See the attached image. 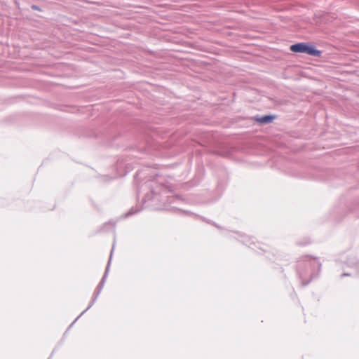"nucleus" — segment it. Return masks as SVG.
<instances>
[{
    "instance_id": "1",
    "label": "nucleus",
    "mask_w": 359,
    "mask_h": 359,
    "mask_svg": "<svg viewBox=\"0 0 359 359\" xmlns=\"http://www.w3.org/2000/svg\"><path fill=\"white\" fill-rule=\"evenodd\" d=\"M305 262H299L297 273L303 286L307 285L320 271L321 263L317 257H306Z\"/></svg>"
},
{
    "instance_id": "2",
    "label": "nucleus",
    "mask_w": 359,
    "mask_h": 359,
    "mask_svg": "<svg viewBox=\"0 0 359 359\" xmlns=\"http://www.w3.org/2000/svg\"><path fill=\"white\" fill-rule=\"evenodd\" d=\"M290 50L294 53H306L311 56L320 57L322 51L316 48V47L308 42H300L292 44L290 46Z\"/></svg>"
},
{
    "instance_id": "3",
    "label": "nucleus",
    "mask_w": 359,
    "mask_h": 359,
    "mask_svg": "<svg viewBox=\"0 0 359 359\" xmlns=\"http://www.w3.org/2000/svg\"><path fill=\"white\" fill-rule=\"evenodd\" d=\"M114 245L115 244L114 243L113 245H112V249L111 250V254H110L109 259L108 261V263H107V265L104 273V275H103L100 282L99 283L98 285L96 287L99 291H102V288H103V287L104 285V283L106 282V280H107V276H108V273H109V266H110V264H111V257H112V253H113L114 248Z\"/></svg>"
},
{
    "instance_id": "4",
    "label": "nucleus",
    "mask_w": 359,
    "mask_h": 359,
    "mask_svg": "<svg viewBox=\"0 0 359 359\" xmlns=\"http://www.w3.org/2000/svg\"><path fill=\"white\" fill-rule=\"evenodd\" d=\"M275 119L273 115H264L256 118V121L261 124H268L271 123Z\"/></svg>"
},
{
    "instance_id": "5",
    "label": "nucleus",
    "mask_w": 359,
    "mask_h": 359,
    "mask_svg": "<svg viewBox=\"0 0 359 359\" xmlns=\"http://www.w3.org/2000/svg\"><path fill=\"white\" fill-rule=\"evenodd\" d=\"M97 299H95V298H93L90 303L89 304L88 306L74 320V321L70 325V326L69 327V329H70L72 327V326L75 323V322L81 316H83L90 308H91L93 306V305L95 304V301Z\"/></svg>"
},
{
    "instance_id": "6",
    "label": "nucleus",
    "mask_w": 359,
    "mask_h": 359,
    "mask_svg": "<svg viewBox=\"0 0 359 359\" xmlns=\"http://www.w3.org/2000/svg\"><path fill=\"white\" fill-rule=\"evenodd\" d=\"M163 188V186L162 184L157 185L155 188L152 187L151 190L152 196L148 197V200H151V199L154 198L156 195H158L159 194L158 189L161 190Z\"/></svg>"
},
{
    "instance_id": "7",
    "label": "nucleus",
    "mask_w": 359,
    "mask_h": 359,
    "mask_svg": "<svg viewBox=\"0 0 359 359\" xmlns=\"http://www.w3.org/2000/svg\"><path fill=\"white\" fill-rule=\"evenodd\" d=\"M140 211V209L137 207H132L128 212L124 215V217L127 218L130 217Z\"/></svg>"
},
{
    "instance_id": "8",
    "label": "nucleus",
    "mask_w": 359,
    "mask_h": 359,
    "mask_svg": "<svg viewBox=\"0 0 359 359\" xmlns=\"http://www.w3.org/2000/svg\"><path fill=\"white\" fill-rule=\"evenodd\" d=\"M241 242L250 248L251 247V245L255 244L254 242L250 241V238L248 237H244V238L241 241Z\"/></svg>"
},
{
    "instance_id": "9",
    "label": "nucleus",
    "mask_w": 359,
    "mask_h": 359,
    "mask_svg": "<svg viewBox=\"0 0 359 359\" xmlns=\"http://www.w3.org/2000/svg\"><path fill=\"white\" fill-rule=\"evenodd\" d=\"M101 291H99L97 288L95 289V291L94 292V294H93V298H95V299H97V297H99Z\"/></svg>"
},
{
    "instance_id": "10",
    "label": "nucleus",
    "mask_w": 359,
    "mask_h": 359,
    "mask_svg": "<svg viewBox=\"0 0 359 359\" xmlns=\"http://www.w3.org/2000/svg\"><path fill=\"white\" fill-rule=\"evenodd\" d=\"M31 8H32L33 10H35V11H41L40 7H39V6H37V5H34H34H32V6H31Z\"/></svg>"
},
{
    "instance_id": "11",
    "label": "nucleus",
    "mask_w": 359,
    "mask_h": 359,
    "mask_svg": "<svg viewBox=\"0 0 359 359\" xmlns=\"http://www.w3.org/2000/svg\"><path fill=\"white\" fill-rule=\"evenodd\" d=\"M350 276V273H344L341 275V277H344V276Z\"/></svg>"
},
{
    "instance_id": "12",
    "label": "nucleus",
    "mask_w": 359,
    "mask_h": 359,
    "mask_svg": "<svg viewBox=\"0 0 359 359\" xmlns=\"http://www.w3.org/2000/svg\"><path fill=\"white\" fill-rule=\"evenodd\" d=\"M213 224H214L216 227L219 228V226L218 225H217L216 224L213 223Z\"/></svg>"
},
{
    "instance_id": "13",
    "label": "nucleus",
    "mask_w": 359,
    "mask_h": 359,
    "mask_svg": "<svg viewBox=\"0 0 359 359\" xmlns=\"http://www.w3.org/2000/svg\"><path fill=\"white\" fill-rule=\"evenodd\" d=\"M111 225H112L113 229H114V228H115L114 224H112Z\"/></svg>"
}]
</instances>
